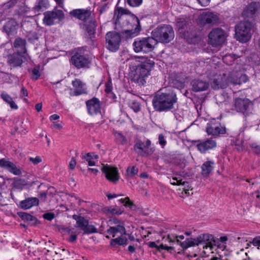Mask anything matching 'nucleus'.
<instances>
[{
    "label": "nucleus",
    "mask_w": 260,
    "mask_h": 260,
    "mask_svg": "<svg viewBox=\"0 0 260 260\" xmlns=\"http://www.w3.org/2000/svg\"><path fill=\"white\" fill-rule=\"evenodd\" d=\"M136 61L140 62L136 66L133 76V80L140 85L146 83L145 78L150 75V72L154 65V61L151 58L146 56L135 57Z\"/></svg>",
    "instance_id": "nucleus-1"
},
{
    "label": "nucleus",
    "mask_w": 260,
    "mask_h": 260,
    "mask_svg": "<svg viewBox=\"0 0 260 260\" xmlns=\"http://www.w3.org/2000/svg\"><path fill=\"white\" fill-rule=\"evenodd\" d=\"M70 14L85 23V29L88 38L92 39L95 37L96 25L95 21L91 17L90 10L78 9L72 10Z\"/></svg>",
    "instance_id": "nucleus-2"
},
{
    "label": "nucleus",
    "mask_w": 260,
    "mask_h": 260,
    "mask_svg": "<svg viewBox=\"0 0 260 260\" xmlns=\"http://www.w3.org/2000/svg\"><path fill=\"white\" fill-rule=\"evenodd\" d=\"M177 98L173 93H157L154 96L152 103L154 109L158 112L168 111L174 108Z\"/></svg>",
    "instance_id": "nucleus-3"
},
{
    "label": "nucleus",
    "mask_w": 260,
    "mask_h": 260,
    "mask_svg": "<svg viewBox=\"0 0 260 260\" xmlns=\"http://www.w3.org/2000/svg\"><path fill=\"white\" fill-rule=\"evenodd\" d=\"M152 36L156 42L167 44L174 38V31L173 27L167 24L158 25L151 32Z\"/></svg>",
    "instance_id": "nucleus-4"
},
{
    "label": "nucleus",
    "mask_w": 260,
    "mask_h": 260,
    "mask_svg": "<svg viewBox=\"0 0 260 260\" xmlns=\"http://www.w3.org/2000/svg\"><path fill=\"white\" fill-rule=\"evenodd\" d=\"M181 247L186 249L189 247L203 244V248L210 247L211 249L213 245H216V241L212 235L203 234L199 235L196 238H187L185 241L180 243Z\"/></svg>",
    "instance_id": "nucleus-5"
},
{
    "label": "nucleus",
    "mask_w": 260,
    "mask_h": 260,
    "mask_svg": "<svg viewBox=\"0 0 260 260\" xmlns=\"http://www.w3.org/2000/svg\"><path fill=\"white\" fill-rule=\"evenodd\" d=\"M70 62L77 69H88L91 64L89 55L85 53V49L79 48L73 52L70 59Z\"/></svg>",
    "instance_id": "nucleus-6"
},
{
    "label": "nucleus",
    "mask_w": 260,
    "mask_h": 260,
    "mask_svg": "<svg viewBox=\"0 0 260 260\" xmlns=\"http://www.w3.org/2000/svg\"><path fill=\"white\" fill-rule=\"evenodd\" d=\"M251 28L252 24L248 21L238 23L235 27L237 39L243 43L249 41L251 36Z\"/></svg>",
    "instance_id": "nucleus-7"
},
{
    "label": "nucleus",
    "mask_w": 260,
    "mask_h": 260,
    "mask_svg": "<svg viewBox=\"0 0 260 260\" xmlns=\"http://www.w3.org/2000/svg\"><path fill=\"white\" fill-rule=\"evenodd\" d=\"M156 42L153 37L137 39L133 43L134 49L136 52H149L153 50Z\"/></svg>",
    "instance_id": "nucleus-8"
},
{
    "label": "nucleus",
    "mask_w": 260,
    "mask_h": 260,
    "mask_svg": "<svg viewBox=\"0 0 260 260\" xmlns=\"http://www.w3.org/2000/svg\"><path fill=\"white\" fill-rule=\"evenodd\" d=\"M43 23L47 26L53 25L55 23H59L64 18V14L61 10H58L55 7L52 11H48L43 13Z\"/></svg>",
    "instance_id": "nucleus-9"
},
{
    "label": "nucleus",
    "mask_w": 260,
    "mask_h": 260,
    "mask_svg": "<svg viewBox=\"0 0 260 260\" xmlns=\"http://www.w3.org/2000/svg\"><path fill=\"white\" fill-rule=\"evenodd\" d=\"M106 48L112 52H116L119 49L121 42V35L117 32H108L105 36Z\"/></svg>",
    "instance_id": "nucleus-10"
},
{
    "label": "nucleus",
    "mask_w": 260,
    "mask_h": 260,
    "mask_svg": "<svg viewBox=\"0 0 260 260\" xmlns=\"http://www.w3.org/2000/svg\"><path fill=\"white\" fill-rule=\"evenodd\" d=\"M225 33L220 28L213 29L208 34V44L213 47H221L225 40Z\"/></svg>",
    "instance_id": "nucleus-11"
},
{
    "label": "nucleus",
    "mask_w": 260,
    "mask_h": 260,
    "mask_svg": "<svg viewBox=\"0 0 260 260\" xmlns=\"http://www.w3.org/2000/svg\"><path fill=\"white\" fill-rule=\"evenodd\" d=\"M234 107L238 112L242 113L245 116L251 114L253 110V104L248 99H236Z\"/></svg>",
    "instance_id": "nucleus-12"
},
{
    "label": "nucleus",
    "mask_w": 260,
    "mask_h": 260,
    "mask_svg": "<svg viewBox=\"0 0 260 260\" xmlns=\"http://www.w3.org/2000/svg\"><path fill=\"white\" fill-rule=\"evenodd\" d=\"M230 82L234 85L240 84L239 74L238 72H235L233 76V74H230L226 79L224 77L221 78L220 81L218 80H215L214 81L213 88L215 89H219L220 88L222 89L225 88L228 86L229 83Z\"/></svg>",
    "instance_id": "nucleus-13"
},
{
    "label": "nucleus",
    "mask_w": 260,
    "mask_h": 260,
    "mask_svg": "<svg viewBox=\"0 0 260 260\" xmlns=\"http://www.w3.org/2000/svg\"><path fill=\"white\" fill-rule=\"evenodd\" d=\"M151 145V141L147 140L145 142L139 138H136L134 141V149L135 152L142 156H147L152 152L149 150Z\"/></svg>",
    "instance_id": "nucleus-14"
},
{
    "label": "nucleus",
    "mask_w": 260,
    "mask_h": 260,
    "mask_svg": "<svg viewBox=\"0 0 260 260\" xmlns=\"http://www.w3.org/2000/svg\"><path fill=\"white\" fill-rule=\"evenodd\" d=\"M206 131L208 135L217 137L224 134L226 129L225 127L222 126L218 121L213 119L208 123Z\"/></svg>",
    "instance_id": "nucleus-15"
},
{
    "label": "nucleus",
    "mask_w": 260,
    "mask_h": 260,
    "mask_svg": "<svg viewBox=\"0 0 260 260\" xmlns=\"http://www.w3.org/2000/svg\"><path fill=\"white\" fill-rule=\"evenodd\" d=\"M102 171L105 174L107 179L113 183H116L120 179L118 170L116 167L108 165H103Z\"/></svg>",
    "instance_id": "nucleus-16"
},
{
    "label": "nucleus",
    "mask_w": 260,
    "mask_h": 260,
    "mask_svg": "<svg viewBox=\"0 0 260 260\" xmlns=\"http://www.w3.org/2000/svg\"><path fill=\"white\" fill-rule=\"evenodd\" d=\"M28 55L21 53L19 51L8 55L7 62L12 68H17L21 67L23 59H26V57Z\"/></svg>",
    "instance_id": "nucleus-17"
},
{
    "label": "nucleus",
    "mask_w": 260,
    "mask_h": 260,
    "mask_svg": "<svg viewBox=\"0 0 260 260\" xmlns=\"http://www.w3.org/2000/svg\"><path fill=\"white\" fill-rule=\"evenodd\" d=\"M113 222L115 224V225L111 226L108 229L107 233L111 235L113 237H116L118 236V235H126L124 224L123 221L117 219H114Z\"/></svg>",
    "instance_id": "nucleus-18"
},
{
    "label": "nucleus",
    "mask_w": 260,
    "mask_h": 260,
    "mask_svg": "<svg viewBox=\"0 0 260 260\" xmlns=\"http://www.w3.org/2000/svg\"><path fill=\"white\" fill-rule=\"evenodd\" d=\"M199 22L201 25L207 24H215L218 22V17L217 15L211 12H204L199 17Z\"/></svg>",
    "instance_id": "nucleus-19"
},
{
    "label": "nucleus",
    "mask_w": 260,
    "mask_h": 260,
    "mask_svg": "<svg viewBox=\"0 0 260 260\" xmlns=\"http://www.w3.org/2000/svg\"><path fill=\"white\" fill-rule=\"evenodd\" d=\"M133 23L135 25V28H131L121 31V34L123 38L128 39L137 36L141 30V26L139 20L136 18L133 20Z\"/></svg>",
    "instance_id": "nucleus-20"
},
{
    "label": "nucleus",
    "mask_w": 260,
    "mask_h": 260,
    "mask_svg": "<svg viewBox=\"0 0 260 260\" xmlns=\"http://www.w3.org/2000/svg\"><path fill=\"white\" fill-rule=\"evenodd\" d=\"M86 105L90 115L96 114L101 112V102L98 98L94 97L87 101Z\"/></svg>",
    "instance_id": "nucleus-21"
},
{
    "label": "nucleus",
    "mask_w": 260,
    "mask_h": 260,
    "mask_svg": "<svg viewBox=\"0 0 260 260\" xmlns=\"http://www.w3.org/2000/svg\"><path fill=\"white\" fill-rule=\"evenodd\" d=\"M197 147L198 150L202 153H205L209 150L213 149L216 147V142L212 139H207L205 141H198Z\"/></svg>",
    "instance_id": "nucleus-22"
},
{
    "label": "nucleus",
    "mask_w": 260,
    "mask_h": 260,
    "mask_svg": "<svg viewBox=\"0 0 260 260\" xmlns=\"http://www.w3.org/2000/svg\"><path fill=\"white\" fill-rule=\"evenodd\" d=\"M192 90L194 92H200L207 90L209 87L208 82L201 79H194L190 82Z\"/></svg>",
    "instance_id": "nucleus-23"
},
{
    "label": "nucleus",
    "mask_w": 260,
    "mask_h": 260,
    "mask_svg": "<svg viewBox=\"0 0 260 260\" xmlns=\"http://www.w3.org/2000/svg\"><path fill=\"white\" fill-rule=\"evenodd\" d=\"M72 85L75 88L74 94L79 95L82 94H87L86 88L85 87V84L83 83L79 79H76L72 81Z\"/></svg>",
    "instance_id": "nucleus-24"
},
{
    "label": "nucleus",
    "mask_w": 260,
    "mask_h": 260,
    "mask_svg": "<svg viewBox=\"0 0 260 260\" xmlns=\"http://www.w3.org/2000/svg\"><path fill=\"white\" fill-rule=\"evenodd\" d=\"M18 24L14 19L7 21L4 26V30L8 36L14 35L17 33Z\"/></svg>",
    "instance_id": "nucleus-25"
},
{
    "label": "nucleus",
    "mask_w": 260,
    "mask_h": 260,
    "mask_svg": "<svg viewBox=\"0 0 260 260\" xmlns=\"http://www.w3.org/2000/svg\"><path fill=\"white\" fill-rule=\"evenodd\" d=\"M258 4L255 2L250 3L242 12L244 18H252L257 10Z\"/></svg>",
    "instance_id": "nucleus-26"
},
{
    "label": "nucleus",
    "mask_w": 260,
    "mask_h": 260,
    "mask_svg": "<svg viewBox=\"0 0 260 260\" xmlns=\"http://www.w3.org/2000/svg\"><path fill=\"white\" fill-rule=\"evenodd\" d=\"M39 200L37 198H28L20 202L19 206L23 209H28L34 206L38 205Z\"/></svg>",
    "instance_id": "nucleus-27"
},
{
    "label": "nucleus",
    "mask_w": 260,
    "mask_h": 260,
    "mask_svg": "<svg viewBox=\"0 0 260 260\" xmlns=\"http://www.w3.org/2000/svg\"><path fill=\"white\" fill-rule=\"evenodd\" d=\"M26 44V42L25 40L18 37L16 38L14 41V47L15 48L17 49V51H19L21 53L28 55L27 54Z\"/></svg>",
    "instance_id": "nucleus-28"
},
{
    "label": "nucleus",
    "mask_w": 260,
    "mask_h": 260,
    "mask_svg": "<svg viewBox=\"0 0 260 260\" xmlns=\"http://www.w3.org/2000/svg\"><path fill=\"white\" fill-rule=\"evenodd\" d=\"M126 235H122V236L118 235L111 240L110 244L112 246L115 247L116 245H126L127 244V239L125 237Z\"/></svg>",
    "instance_id": "nucleus-29"
},
{
    "label": "nucleus",
    "mask_w": 260,
    "mask_h": 260,
    "mask_svg": "<svg viewBox=\"0 0 260 260\" xmlns=\"http://www.w3.org/2000/svg\"><path fill=\"white\" fill-rule=\"evenodd\" d=\"M214 162L212 161H207L202 166V174L204 176H208L213 170L212 166Z\"/></svg>",
    "instance_id": "nucleus-30"
},
{
    "label": "nucleus",
    "mask_w": 260,
    "mask_h": 260,
    "mask_svg": "<svg viewBox=\"0 0 260 260\" xmlns=\"http://www.w3.org/2000/svg\"><path fill=\"white\" fill-rule=\"evenodd\" d=\"M130 14L131 12L127 9L116 7L114 11V17L116 20H118L123 15H128Z\"/></svg>",
    "instance_id": "nucleus-31"
},
{
    "label": "nucleus",
    "mask_w": 260,
    "mask_h": 260,
    "mask_svg": "<svg viewBox=\"0 0 260 260\" xmlns=\"http://www.w3.org/2000/svg\"><path fill=\"white\" fill-rule=\"evenodd\" d=\"M1 98L7 103L10 105L12 109H17L18 106L13 101L12 97L7 93L2 92L1 94Z\"/></svg>",
    "instance_id": "nucleus-32"
},
{
    "label": "nucleus",
    "mask_w": 260,
    "mask_h": 260,
    "mask_svg": "<svg viewBox=\"0 0 260 260\" xmlns=\"http://www.w3.org/2000/svg\"><path fill=\"white\" fill-rule=\"evenodd\" d=\"M140 99L139 98L137 99H132L129 100V107L132 109L135 112H139L141 109Z\"/></svg>",
    "instance_id": "nucleus-33"
},
{
    "label": "nucleus",
    "mask_w": 260,
    "mask_h": 260,
    "mask_svg": "<svg viewBox=\"0 0 260 260\" xmlns=\"http://www.w3.org/2000/svg\"><path fill=\"white\" fill-rule=\"evenodd\" d=\"M19 216L22 220L30 222L31 224H36L38 221L35 217L25 212H20Z\"/></svg>",
    "instance_id": "nucleus-34"
},
{
    "label": "nucleus",
    "mask_w": 260,
    "mask_h": 260,
    "mask_svg": "<svg viewBox=\"0 0 260 260\" xmlns=\"http://www.w3.org/2000/svg\"><path fill=\"white\" fill-rule=\"evenodd\" d=\"M12 185L13 187L16 189H22L27 185V183L24 179L14 178Z\"/></svg>",
    "instance_id": "nucleus-35"
},
{
    "label": "nucleus",
    "mask_w": 260,
    "mask_h": 260,
    "mask_svg": "<svg viewBox=\"0 0 260 260\" xmlns=\"http://www.w3.org/2000/svg\"><path fill=\"white\" fill-rule=\"evenodd\" d=\"M81 230L84 231V234H87L97 232V229L94 225L89 224L88 220L86 221V223L85 224V225L83 226Z\"/></svg>",
    "instance_id": "nucleus-36"
},
{
    "label": "nucleus",
    "mask_w": 260,
    "mask_h": 260,
    "mask_svg": "<svg viewBox=\"0 0 260 260\" xmlns=\"http://www.w3.org/2000/svg\"><path fill=\"white\" fill-rule=\"evenodd\" d=\"M81 230L84 231V234H87L97 232V229L94 225L89 224L88 220L86 221V223L85 224V225L83 226Z\"/></svg>",
    "instance_id": "nucleus-37"
},
{
    "label": "nucleus",
    "mask_w": 260,
    "mask_h": 260,
    "mask_svg": "<svg viewBox=\"0 0 260 260\" xmlns=\"http://www.w3.org/2000/svg\"><path fill=\"white\" fill-rule=\"evenodd\" d=\"M72 217L76 221V227L80 229L83 225H85V224L86 223V221L88 220L84 217L76 214L73 215Z\"/></svg>",
    "instance_id": "nucleus-38"
},
{
    "label": "nucleus",
    "mask_w": 260,
    "mask_h": 260,
    "mask_svg": "<svg viewBox=\"0 0 260 260\" xmlns=\"http://www.w3.org/2000/svg\"><path fill=\"white\" fill-rule=\"evenodd\" d=\"M170 183L173 185H183L185 187L188 186V182L186 181H182L180 178L173 177L170 180Z\"/></svg>",
    "instance_id": "nucleus-39"
},
{
    "label": "nucleus",
    "mask_w": 260,
    "mask_h": 260,
    "mask_svg": "<svg viewBox=\"0 0 260 260\" xmlns=\"http://www.w3.org/2000/svg\"><path fill=\"white\" fill-rule=\"evenodd\" d=\"M178 238H179L180 239H183L184 236L183 235H180L179 236H172L169 235L168 237V239L169 240V242L170 244H177V245H180L181 246L180 243H183V242H181L178 240Z\"/></svg>",
    "instance_id": "nucleus-40"
},
{
    "label": "nucleus",
    "mask_w": 260,
    "mask_h": 260,
    "mask_svg": "<svg viewBox=\"0 0 260 260\" xmlns=\"http://www.w3.org/2000/svg\"><path fill=\"white\" fill-rule=\"evenodd\" d=\"M8 170L15 175H20L22 173V172L20 168L17 167L13 162L12 163V164L11 165V167H9Z\"/></svg>",
    "instance_id": "nucleus-41"
},
{
    "label": "nucleus",
    "mask_w": 260,
    "mask_h": 260,
    "mask_svg": "<svg viewBox=\"0 0 260 260\" xmlns=\"http://www.w3.org/2000/svg\"><path fill=\"white\" fill-rule=\"evenodd\" d=\"M138 172V169L135 166L128 167L126 169V173L128 177H133L137 175Z\"/></svg>",
    "instance_id": "nucleus-42"
},
{
    "label": "nucleus",
    "mask_w": 260,
    "mask_h": 260,
    "mask_svg": "<svg viewBox=\"0 0 260 260\" xmlns=\"http://www.w3.org/2000/svg\"><path fill=\"white\" fill-rule=\"evenodd\" d=\"M235 59V56L232 54L226 55L223 57V62L229 66L233 64Z\"/></svg>",
    "instance_id": "nucleus-43"
},
{
    "label": "nucleus",
    "mask_w": 260,
    "mask_h": 260,
    "mask_svg": "<svg viewBox=\"0 0 260 260\" xmlns=\"http://www.w3.org/2000/svg\"><path fill=\"white\" fill-rule=\"evenodd\" d=\"M46 3L43 0H39L35 7V9L37 11H43L44 9H46Z\"/></svg>",
    "instance_id": "nucleus-44"
},
{
    "label": "nucleus",
    "mask_w": 260,
    "mask_h": 260,
    "mask_svg": "<svg viewBox=\"0 0 260 260\" xmlns=\"http://www.w3.org/2000/svg\"><path fill=\"white\" fill-rule=\"evenodd\" d=\"M108 212L112 214H116V215H120L122 214L123 212V210L117 207H110L108 208L107 210Z\"/></svg>",
    "instance_id": "nucleus-45"
},
{
    "label": "nucleus",
    "mask_w": 260,
    "mask_h": 260,
    "mask_svg": "<svg viewBox=\"0 0 260 260\" xmlns=\"http://www.w3.org/2000/svg\"><path fill=\"white\" fill-rule=\"evenodd\" d=\"M120 201L123 203L125 206L129 207L130 208H132L133 206H135L133 202H132L128 197L120 199Z\"/></svg>",
    "instance_id": "nucleus-46"
},
{
    "label": "nucleus",
    "mask_w": 260,
    "mask_h": 260,
    "mask_svg": "<svg viewBox=\"0 0 260 260\" xmlns=\"http://www.w3.org/2000/svg\"><path fill=\"white\" fill-rule=\"evenodd\" d=\"M12 162L7 160L5 158L0 159V167L8 170L9 167H11Z\"/></svg>",
    "instance_id": "nucleus-47"
},
{
    "label": "nucleus",
    "mask_w": 260,
    "mask_h": 260,
    "mask_svg": "<svg viewBox=\"0 0 260 260\" xmlns=\"http://www.w3.org/2000/svg\"><path fill=\"white\" fill-rule=\"evenodd\" d=\"M143 0H127V4L131 7H138L142 3Z\"/></svg>",
    "instance_id": "nucleus-48"
},
{
    "label": "nucleus",
    "mask_w": 260,
    "mask_h": 260,
    "mask_svg": "<svg viewBox=\"0 0 260 260\" xmlns=\"http://www.w3.org/2000/svg\"><path fill=\"white\" fill-rule=\"evenodd\" d=\"M117 139L118 142L122 145H125L127 143V140L126 138L120 133L117 134Z\"/></svg>",
    "instance_id": "nucleus-49"
},
{
    "label": "nucleus",
    "mask_w": 260,
    "mask_h": 260,
    "mask_svg": "<svg viewBox=\"0 0 260 260\" xmlns=\"http://www.w3.org/2000/svg\"><path fill=\"white\" fill-rule=\"evenodd\" d=\"M158 143L162 148H164L167 144V141L165 139V137L162 134H159L158 136Z\"/></svg>",
    "instance_id": "nucleus-50"
},
{
    "label": "nucleus",
    "mask_w": 260,
    "mask_h": 260,
    "mask_svg": "<svg viewBox=\"0 0 260 260\" xmlns=\"http://www.w3.org/2000/svg\"><path fill=\"white\" fill-rule=\"evenodd\" d=\"M28 160H29V161L31 162L34 165H37L42 161V158H41V157L38 156H36L35 158L29 157L28 158Z\"/></svg>",
    "instance_id": "nucleus-51"
},
{
    "label": "nucleus",
    "mask_w": 260,
    "mask_h": 260,
    "mask_svg": "<svg viewBox=\"0 0 260 260\" xmlns=\"http://www.w3.org/2000/svg\"><path fill=\"white\" fill-rule=\"evenodd\" d=\"M28 40L31 42L38 40V35L36 32H30L28 35Z\"/></svg>",
    "instance_id": "nucleus-52"
},
{
    "label": "nucleus",
    "mask_w": 260,
    "mask_h": 260,
    "mask_svg": "<svg viewBox=\"0 0 260 260\" xmlns=\"http://www.w3.org/2000/svg\"><path fill=\"white\" fill-rule=\"evenodd\" d=\"M250 147L252 149L253 151L256 154H260V146L256 143L250 144Z\"/></svg>",
    "instance_id": "nucleus-53"
},
{
    "label": "nucleus",
    "mask_w": 260,
    "mask_h": 260,
    "mask_svg": "<svg viewBox=\"0 0 260 260\" xmlns=\"http://www.w3.org/2000/svg\"><path fill=\"white\" fill-rule=\"evenodd\" d=\"M55 217V215L54 213L51 212H48L45 213L43 215V217L48 220L51 221Z\"/></svg>",
    "instance_id": "nucleus-54"
},
{
    "label": "nucleus",
    "mask_w": 260,
    "mask_h": 260,
    "mask_svg": "<svg viewBox=\"0 0 260 260\" xmlns=\"http://www.w3.org/2000/svg\"><path fill=\"white\" fill-rule=\"evenodd\" d=\"M137 19L138 20H139V18L135 15H133V16H132V19L130 21H128V29L131 28H135L136 27V26L135 25H134V23H133V20L134 19Z\"/></svg>",
    "instance_id": "nucleus-55"
},
{
    "label": "nucleus",
    "mask_w": 260,
    "mask_h": 260,
    "mask_svg": "<svg viewBox=\"0 0 260 260\" xmlns=\"http://www.w3.org/2000/svg\"><path fill=\"white\" fill-rule=\"evenodd\" d=\"M33 75V79L35 80H37L40 76V74L39 73V71L38 69L35 68L33 69L32 71Z\"/></svg>",
    "instance_id": "nucleus-56"
},
{
    "label": "nucleus",
    "mask_w": 260,
    "mask_h": 260,
    "mask_svg": "<svg viewBox=\"0 0 260 260\" xmlns=\"http://www.w3.org/2000/svg\"><path fill=\"white\" fill-rule=\"evenodd\" d=\"M83 157H88L91 159H97L99 158V156L93 153H87L83 156Z\"/></svg>",
    "instance_id": "nucleus-57"
},
{
    "label": "nucleus",
    "mask_w": 260,
    "mask_h": 260,
    "mask_svg": "<svg viewBox=\"0 0 260 260\" xmlns=\"http://www.w3.org/2000/svg\"><path fill=\"white\" fill-rule=\"evenodd\" d=\"M252 243L255 246H260V236L254 238L252 240Z\"/></svg>",
    "instance_id": "nucleus-58"
},
{
    "label": "nucleus",
    "mask_w": 260,
    "mask_h": 260,
    "mask_svg": "<svg viewBox=\"0 0 260 260\" xmlns=\"http://www.w3.org/2000/svg\"><path fill=\"white\" fill-rule=\"evenodd\" d=\"M112 89V86L111 85V83H108L106 84L105 86V92L108 94L110 93H111Z\"/></svg>",
    "instance_id": "nucleus-59"
},
{
    "label": "nucleus",
    "mask_w": 260,
    "mask_h": 260,
    "mask_svg": "<svg viewBox=\"0 0 260 260\" xmlns=\"http://www.w3.org/2000/svg\"><path fill=\"white\" fill-rule=\"evenodd\" d=\"M76 165V161L74 158H72L69 163V168L71 170H73Z\"/></svg>",
    "instance_id": "nucleus-60"
},
{
    "label": "nucleus",
    "mask_w": 260,
    "mask_h": 260,
    "mask_svg": "<svg viewBox=\"0 0 260 260\" xmlns=\"http://www.w3.org/2000/svg\"><path fill=\"white\" fill-rule=\"evenodd\" d=\"M197 1L200 4H201L202 6H204V7L207 6L209 4V3L211 1V0H197Z\"/></svg>",
    "instance_id": "nucleus-61"
},
{
    "label": "nucleus",
    "mask_w": 260,
    "mask_h": 260,
    "mask_svg": "<svg viewBox=\"0 0 260 260\" xmlns=\"http://www.w3.org/2000/svg\"><path fill=\"white\" fill-rule=\"evenodd\" d=\"M18 0H10L8 3H7V6L9 7H11L14 6L17 2Z\"/></svg>",
    "instance_id": "nucleus-62"
},
{
    "label": "nucleus",
    "mask_w": 260,
    "mask_h": 260,
    "mask_svg": "<svg viewBox=\"0 0 260 260\" xmlns=\"http://www.w3.org/2000/svg\"><path fill=\"white\" fill-rule=\"evenodd\" d=\"M87 161H88V165L90 166H92L95 165V162L91 159L90 158L84 157Z\"/></svg>",
    "instance_id": "nucleus-63"
},
{
    "label": "nucleus",
    "mask_w": 260,
    "mask_h": 260,
    "mask_svg": "<svg viewBox=\"0 0 260 260\" xmlns=\"http://www.w3.org/2000/svg\"><path fill=\"white\" fill-rule=\"evenodd\" d=\"M20 94H22L24 96H27L28 95L27 91L24 87L22 88Z\"/></svg>",
    "instance_id": "nucleus-64"
}]
</instances>
